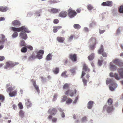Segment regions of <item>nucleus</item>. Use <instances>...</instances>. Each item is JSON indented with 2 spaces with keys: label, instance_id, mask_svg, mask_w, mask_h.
Returning a JSON list of instances; mask_svg holds the SVG:
<instances>
[{
  "label": "nucleus",
  "instance_id": "f257e3e1",
  "mask_svg": "<svg viewBox=\"0 0 123 123\" xmlns=\"http://www.w3.org/2000/svg\"><path fill=\"white\" fill-rule=\"evenodd\" d=\"M12 30L15 32L12 35V37L15 38L17 37L18 35V33L16 31L19 32L22 31H24L27 33H29L30 32L28 30L27 28L25 27V26H22L19 28H16L13 27H11Z\"/></svg>",
  "mask_w": 123,
  "mask_h": 123
},
{
  "label": "nucleus",
  "instance_id": "f03ea898",
  "mask_svg": "<svg viewBox=\"0 0 123 123\" xmlns=\"http://www.w3.org/2000/svg\"><path fill=\"white\" fill-rule=\"evenodd\" d=\"M6 91L7 92H9V94L11 97L15 96L17 94V90H14L12 86L8 87L6 89Z\"/></svg>",
  "mask_w": 123,
  "mask_h": 123
},
{
  "label": "nucleus",
  "instance_id": "7ed1b4c3",
  "mask_svg": "<svg viewBox=\"0 0 123 123\" xmlns=\"http://www.w3.org/2000/svg\"><path fill=\"white\" fill-rule=\"evenodd\" d=\"M96 39L94 37H92L90 39L89 43H92V45L90 46V48L91 50H93L94 49L95 46L96 44Z\"/></svg>",
  "mask_w": 123,
  "mask_h": 123
},
{
  "label": "nucleus",
  "instance_id": "20e7f679",
  "mask_svg": "<svg viewBox=\"0 0 123 123\" xmlns=\"http://www.w3.org/2000/svg\"><path fill=\"white\" fill-rule=\"evenodd\" d=\"M19 63H14L10 61H7L6 63V65L4 66L5 69H7L9 67H12L19 64Z\"/></svg>",
  "mask_w": 123,
  "mask_h": 123
},
{
  "label": "nucleus",
  "instance_id": "39448f33",
  "mask_svg": "<svg viewBox=\"0 0 123 123\" xmlns=\"http://www.w3.org/2000/svg\"><path fill=\"white\" fill-rule=\"evenodd\" d=\"M77 13L75 11L72 9H69L68 11V15L70 18L74 17Z\"/></svg>",
  "mask_w": 123,
  "mask_h": 123
},
{
  "label": "nucleus",
  "instance_id": "423d86ee",
  "mask_svg": "<svg viewBox=\"0 0 123 123\" xmlns=\"http://www.w3.org/2000/svg\"><path fill=\"white\" fill-rule=\"evenodd\" d=\"M110 76L111 77L115 78L116 80H119L120 79L121 77H120L117 73L111 72L110 74Z\"/></svg>",
  "mask_w": 123,
  "mask_h": 123
},
{
  "label": "nucleus",
  "instance_id": "0eeeda50",
  "mask_svg": "<svg viewBox=\"0 0 123 123\" xmlns=\"http://www.w3.org/2000/svg\"><path fill=\"white\" fill-rule=\"evenodd\" d=\"M69 57L73 62H75L77 61V55L76 54H70L69 55Z\"/></svg>",
  "mask_w": 123,
  "mask_h": 123
},
{
  "label": "nucleus",
  "instance_id": "6e6552de",
  "mask_svg": "<svg viewBox=\"0 0 123 123\" xmlns=\"http://www.w3.org/2000/svg\"><path fill=\"white\" fill-rule=\"evenodd\" d=\"M57 112V111L56 108H54L49 109L48 111V113H50L52 115H55Z\"/></svg>",
  "mask_w": 123,
  "mask_h": 123
},
{
  "label": "nucleus",
  "instance_id": "1a4fd4ad",
  "mask_svg": "<svg viewBox=\"0 0 123 123\" xmlns=\"http://www.w3.org/2000/svg\"><path fill=\"white\" fill-rule=\"evenodd\" d=\"M7 41V38L3 34H0V43H3Z\"/></svg>",
  "mask_w": 123,
  "mask_h": 123
},
{
  "label": "nucleus",
  "instance_id": "9d476101",
  "mask_svg": "<svg viewBox=\"0 0 123 123\" xmlns=\"http://www.w3.org/2000/svg\"><path fill=\"white\" fill-rule=\"evenodd\" d=\"M44 51L43 50H40L37 53V55H36V57L39 59H42L43 58V55L44 54Z\"/></svg>",
  "mask_w": 123,
  "mask_h": 123
},
{
  "label": "nucleus",
  "instance_id": "9b49d317",
  "mask_svg": "<svg viewBox=\"0 0 123 123\" xmlns=\"http://www.w3.org/2000/svg\"><path fill=\"white\" fill-rule=\"evenodd\" d=\"M86 74V73L84 71L82 72V74L81 75V78H82V81L84 83V86H86L87 85V81L88 80H86L85 78L83 77V76Z\"/></svg>",
  "mask_w": 123,
  "mask_h": 123
},
{
  "label": "nucleus",
  "instance_id": "f8f14e48",
  "mask_svg": "<svg viewBox=\"0 0 123 123\" xmlns=\"http://www.w3.org/2000/svg\"><path fill=\"white\" fill-rule=\"evenodd\" d=\"M20 37L21 38L25 40H26L27 38V35L26 33L25 32L23 31H21L20 33Z\"/></svg>",
  "mask_w": 123,
  "mask_h": 123
},
{
  "label": "nucleus",
  "instance_id": "ddd939ff",
  "mask_svg": "<svg viewBox=\"0 0 123 123\" xmlns=\"http://www.w3.org/2000/svg\"><path fill=\"white\" fill-rule=\"evenodd\" d=\"M9 9L8 7L7 6H0V11L2 12H6Z\"/></svg>",
  "mask_w": 123,
  "mask_h": 123
},
{
  "label": "nucleus",
  "instance_id": "4468645a",
  "mask_svg": "<svg viewBox=\"0 0 123 123\" xmlns=\"http://www.w3.org/2000/svg\"><path fill=\"white\" fill-rule=\"evenodd\" d=\"M67 13L66 12L62 11L60 12L59 16L61 17L65 18L67 16Z\"/></svg>",
  "mask_w": 123,
  "mask_h": 123
},
{
  "label": "nucleus",
  "instance_id": "2eb2a0df",
  "mask_svg": "<svg viewBox=\"0 0 123 123\" xmlns=\"http://www.w3.org/2000/svg\"><path fill=\"white\" fill-rule=\"evenodd\" d=\"M12 24L13 25L16 26H20L21 24L20 21L17 20L13 21Z\"/></svg>",
  "mask_w": 123,
  "mask_h": 123
},
{
  "label": "nucleus",
  "instance_id": "dca6fc26",
  "mask_svg": "<svg viewBox=\"0 0 123 123\" xmlns=\"http://www.w3.org/2000/svg\"><path fill=\"white\" fill-rule=\"evenodd\" d=\"M118 72L122 78H123V68H121L118 69Z\"/></svg>",
  "mask_w": 123,
  "mask_h": 123
},
{
  "label": "nucleus",
  "instance_id": "f3484780",
  "mask_svg": "<svg viewBox=\"0 0 123 123\" xmlns=\"http://www.w3.org/2000/svg\"><path fill=\"white\" fill-rule=\"evenodd\" d=\"M110 69L112 71L116 70L117 68L114 65L112 62H111L110 63Z\"/></svg>",
  "mask_w": 123,
  "mask_h": 123
},
{
  "label": "nucleus",
  "instance_id": "a211bd4d",
  "mask_svg": "<svg viewBox=\"0 0 123 123\" xmlns=\"http://www.w3.org/2000/svg\"><path fill=\"white\" fill-rule=\"evenodd\" d=\"M58 42L62 43H63L65 40V38L64 37H58L56 38Z\"/></svg>",
  "mask_w": 123,
  "mask_h": 123
},
{
  "label": "nucleus",
  "instance_id": "6ab92c4d",
  "mask_svg": "<svg viewBox=\"0 0 123 123\" xmlns=\"http://www.w3.org/2000/svg\"><path fill=\"white\" fill-rule=\"evenodd\" d=\"M83 69L85 71H86L87 72H89L90 71V69L88 67L86 64H83Z\"/></svg>",
  "mask_w": 123,
  "mask_h": 123
},
{
  "label": "nucleus",
  "instance_id": "aec40b11",
  "mask_svg": "<svg viewBox=\"0 0 123 123\" xmlns=\"http://www.w3.org/2000/svg\"><path fill=\"white\" fill-rule=\"evenodd\" d=\"M95 54L92 53L88 57V58L89 61H92L94 58Z\"/></svg>",
  "mask_w": 123,
  "mask_h": 123
},
{
  "label": "nucleus",
  "instance_id": "412c9836",
  "mask_svg": "<svg viewBox=\"0 0 123 123\" xmlns=\"http://www.w3.org/2000/svg\"><path fill=\"white\" fill-rule=\"evenodd\" d=\"M93 102L92 101H90L88 103L87 108L89 109H91L93 105Z\"/></svg>",
  "mask_w": 123,
  "mask_h": 123
},
{
  "label": "nucleus",
  "instance_id": "4be33fe9",
  "mask_svg": "<svg viewBox=\"0 0 123 123\" xmlns=\"http://www.w3.org/2000/svg\"><path fill=\"white\" fill-rule=\"evenodd\" d=\"M33 85L35 88V89H36V90L37 91V92L39 93L40 91L39 89V88L38 87V85H36V83L35 81H34L33 82Z\"/></svg>",
  "mask_w": 123,
  "mask_h": 123
},
{
  "label": "nucleus",
  "instance_id": "5701e85b",
  "mask_svg": "<svg viewBox=\"0 0 123 123\" xmlns=\"http://www.w3.org/2000/svg\"><path fill=\"white\" fill-rule=\"evenodd\" d=\"M104 52V49L103 47V45H101L100 49H99L98 51V53L99 54H101Z\"/></svg>",
  "mask_w": 123,
  "mask_h": 123
},
{
  "label": "nucleus",
  "instance_id": "b1692460",
  "mask_svg": "<svg viewBox=\"0 0 123 123\" xmlns=\"http://www.w3.org/2000/svg\"><path fill=\"white\" fill-rule=\"evenodd\" d=\"M76 90L74 89V90H71L69 92V95L71 96H73L74 94H76Z\"/></svg>",
  "mask_w": 123,
  "mask_h": 123
},
{
  "label": "nucleus",
  "instance_id": "393cba45",
  "mask_svg": "<svg viewBox=\"0 0 123 123\" xmlns=\"http://www.w3.org/2000/svg\"><path fill=\"white\" fill-rule=\"evenodd\" d=\"M113 110V106H108L106 109L107 112L108 113H110Z\"/></svg>",
  "mask_w": 123,
  "mask_h": 123
},
{
  "label": "nucleus",
  "instance_id": "a878e982",
  "mask_svg": "<svg viewBox=\"0 0 123 123\" xmlns=\"http://www.w3.org/2000/svg\"><path fill=\"white\" fill-rule=\"evenodd\" d=\"M26 105L28 108L31 107V102L29 101V99H27V101L26 102Z\"/></svg>",
  "mask_w": 123,
  "mask_h": 123
},
{
  "label": "nucleus",
  "instance_id": "bb28decb",
  "mask_svg": "<svg viewBox=\"0 0 123 123\" xmlns=\"http://www.w3.org/2000/svg\"><path fill=\"white\" fill-rule=\"evenodd\" d=\"M59 11V10L53 8L51 9V12L53 13H57Z\"/></svg>",
  "mask_w": 123,
  "mask_h": 123
},
{
  "label": "nucleus",
  "instance_id": "cd10ccee",
  "mask_svg": "<svg viewBox=\"0 0 123 123\" xmlns=\"http://www.w3.org/2000/svg\"><path fill=\"white\" fill-rule=\"evenodd\" d=\"M67 72L66 71H65L63 72L61 74V76L62 77H64L65 78L67 77L68 75L67 74Z\"/></svg>",
  "mask_w": 123,
  "mask_h": 123
},
{
  "label": "nucleus",
  "instance_id": "c85d7f7f",
  "mask_svg": "<svg viewBox=\"0 0 123 123\" xmlns=\"http://www.w3.org/2000/svg\"><path fill=\"white\" fill-rule=\"evenodd\" d=\"M73 27L75 29L78 30L80 28L81 26L79 24H74L73 25Z\"/></svg>",
  "mask_w": 123,
  "mask_h": 123
},
{
  "label": "nucleus",
  "instance_id": "c756f323",
  "mask_svg": "<svg viewBox=\"0 0 123 123\" xmlns=\"http://www.w3.org/2000/svg\"><path fill=\"white\" fill-rule=\"evenodd\" d=\"M120 60L118 59H116L113 61V62L115 64L118 65L119 64V62Z\"/></svg>",
  "mask_w": 123,
  "mask_h": 123
},
{
  "label": "nucleus",
  "instance_id": "7c9ffc66",
  "mask_svg": "<svg viewBox=\"0 0 123 123\" xmlns=\"http://www.w3.org/2000/svg\"><path fill=\"white\" fill-rule=\"evenodd\" d=\"M52 56L51 54H49L47 56L46 60L47 61L50 60L51 59Z\"/></svg>",
  "mask_w": 123,
  "mask_h": 123
},
{
  "label": "nucleus",
  "instance_id": "2f4dec72",
  "mask_svg": "<svg viewBox=\"0 0 123 123\" xmlns=\"http://www.w3.org/2000/svg\"><path fill=\"white\" fill-rule=\"evenodd\" d=\"M87 120V117L84 116L82 118L81 121L82 123H84Z\"/></svg>",
  "mask_w": 123,
  "mask_h": 123
},
{
  "label": "nucleus",
  "instance_id": "473e14b6",
  "mask_svg": "<svg viewBox=\"0 0 123 123\" xmlns=\"http://www.w3.org/2000/svg\"><path fill=\"white\" fill-rule=\"evenodd\" d=\"M21 51L23 53H25L27 51V49L25 47H23L21 49Z\"/></svg>",
  "mask_w": 123,
  "mask_h": 123
},
{
  "label": "nucleus",
  "instance_id": "72a5a7b5",
  "mask_svg": "<svg viewBox=\"0 0 123 123\" xmlns=\"http://www.w3.org/2000/svg\"><path fill=\"white\" fill-rule=\"evenodd\" d=\"M69 84L68 83H65L63 85V89H68L69 88Z\"/></svg>",
  "mask_w": 123,
  "mask_h": 123
},
{
  "label": "nucleus",
  "instance_id": "f704fd0d",
  "mask_svg": "<svg viewBox=\"0 0 123 123\" xmlns=\"http://www.w3.org/2000/svg\"><path fill=\"white\" fill-rule=\"evenodd\" d=\"M20 46L21 47L26 46V43H25V41L23 40L21 41V42L20 43Z\"/></svg>",
  "mask_w": 123,
  "mask_h": 123
},
{
  "label": "nucleus",
  "instance_id": "c9c22d12",
  "mask_svg": "<svg viewBox=\"0 0 123 123\" xmlns=\"http://www.w3.org/2000/svg\"><path fill=\"white\" fill-rule=\"evenodd\" d=\"M67 99V96H66L64 95L62 97L61 100V102H63L65 101Z\"/></svg>",
  "mask_w": 123,
  "mask_h": 123
},
{
  "label": "nucleus",
  "instance_id": "e433bc0d",
  "mask_svg": "<svg viewBox=\"0 0 123 123\" xmlns=\"http://www.w3.org/2000/svg\"><path fill=\"white\" fill-rule=\"evenodd\" d=\"M67 100L66 101L67 104H69L71 103L72 101V99L70 98H67Z\"/></svg>",
  "mask_w": 123,
  "mask_h": 123
},
{
  "label": "nucleus",
  "instance_id": "4c0bfd02",
  "mask_svg": "<svg viewBox=\"0 0 123 123\" xmlns=\"http://www.w3.org/2000/svg\"><path fill=\"white\" fill-rule=\"evenodd\" d=\"M24 113L23 111L20 110L19 112V115L20 117H24Z\"/></svg>",
  "mask_w": 123,
  "mask_h": 123
},
{
  "label": "nucleus",
  "instance_id": "58836bf2",
  "mask_svg": "<svg viewBox=\"0 0 123 123\" xmlns=\"http://www.w3.org/2000/svg\"><path fill=\"white\" fill-rule=\"evenodd\" d=\"M107 6H112V2L111 1H107Z\"/></svg>",
  "mask_w": 123,
  "mask_h": 123
},
{
  "label": "nucleus",
  "instance_id": "ea45409f",
  "mask_svg": "<svg viewBox=\"0 0 123 123\" xmlns=\"http://www.w3.org/2000/svg\"><path fill=\"white\" fill-rule=\"evenodd\" d=\"M54 74H56L59 72V68H56L53 71Z\"/></svg>",
  "mask_w": 123,
  "mask_h": 123
},
{
  "label": "nucleus",
  "instance_id": "a19ab883",
  "mask_svg": "<svg viewBox=\"0 0 123 123\" xmlns=\"http://www.w3.org/2000/svg\"><path fill=\"white\" fill-rule=\"evenodd\" d=\"M107 102L109 105H111L113 103L112 100L111 98H109Z\"/></svg>",
  "mask_w": 123,
  "mask_h": 123
},
{
  "label": "nucleus",
  "instance_id": "79ce46f5",
  "mask_svg": "<svg viewBox=\"0 0 123 123\" xmlns=\"http://www.w3.org/2000/svg\"><path fill=\"white\" fill-rule=\"evenodd\" d=\"M93 8V6L91 4H89L87 6V9L88 10H90L92 9Z\"/></svg>",
  "mask_w": 123,
  "mask_h": 123
},
{
  "label": "nucleus",
  "instance_id": "37998d69",
  "mask_svg": "<svg viewBox=\"0 0 123 123\" xmlns=\"http://www.w3.org/2000/svg\"><path fill=\"white\" fill-rule=\"evenodd\" d=\"M119 12L120 13H123V5L120 6L119 9Z\"/></svg>",
  "mask_w": 123,
  "mask_h": 123
},
{
  "label": "nucleus",
  "instance_id": "c03bdc74",
  "mask_svg": "<svg viewBox=\"0 0 123 123\" xmlns=\"http://www.w3.org/2000/svg\"><path fill=\"white\" fill-rule=\"evenodd\" d=\"M112 82H113V80L111 79L107 80L106 82V83L107 84H108L110 83H112Z\"/></svg>",
  "mask_w": 123,
  "mask_h": 123
},
{
  "label": "nucleus",
  "instance_id": "a18cd8bd",
  "mask_svg": "<svg viewBox=\"0 0 123 123\" xmlns=\"http://www.w3.org/2000/svg\"><path fill=\"white\" fill-rule=\"evenodd\" d=\"M111 85L115 88H116L117 86V85L116 83L115 82H112V83H111Z\"/></svg>",
  "mask_w": 123,
  "mask_h": 123
},
{
  "label": "nucleus",
  "instance_id": "49530a36",
  "mask_svg": "<svg viewBox=\"0 0 123 123\" xmlns=\"http://www.w3.org/2000/svg\"><path fill=\"white\" fill-rule=\"evenodd\" d=\"M4 99V96L0 94V100L1 101H3Z\"/></svg>",
  "mask_w": 123,
  "mask_h": 123
},
{
  "label": "nucleus",
  "instance_id": "de8ad7c7",
  "mask_svg": "<svg viewBox=\"0 0 123 123\" xmlns=\"http://www.w3.org/2000/svg\"><path fill=\"white\" fill-rule=\"evenodd\" d=\"M57 96V95L56 94H55L54 95L53 99V101H55L56 100Z\"/></svg>",
  "mask_w": 123,
  "mask_h": 123
},
{
  "label": "nucleus",
  "instance_id": "09e8293b",
  "mask_svg": "<svg viewBox=\"0 0 123 123\" xmlns=\"http://www.w3.org/2000/svg\"><path fill=\"white\" fill-rule=\"evenodd\" d=\"M96 23L94 21H92L91 23H90L89 25V26L91 27H92L93 26L95 25Z\"/></svg>",
  "mask_w": 123,
  "mask_h": 123
},
{
  "label": "nucleus",
  "instance_id": "8fccbe9b",
  "mask_svg": "<svg viewBox=\"0 0 123 123\" xmlns=\"http://www.w3.org/2000/svg\"><path fill=\"white\" fill-rule=\"evenodd\" d=\"M118 65L119 66H123V62L121 60H120Z\"/></svg>",
  "mask_w": 123,
  "mask_h": 123
},
{
  "label": "nucleus",
  "instance_id": "3c124183",
  "mask_svg": "<svg viewBox=\"0 0 123 123\" xmlns=\"http://www.w3.org/2000/svg\"><path fill=\"white\" fill-rule=\"evenodd\" d=\"M18 106L20 109H22L23 108V106L22 104L21 103H19L18 104Z\"/></svg>",
  "mask_w": 123,
  "mask_h": 123
},
{
  "label": "nucleus",
  "instance_id": "603ef678",
  "mask_svg": "<svg viewBox=\"0 0 123 123\" xmlns=\"http://www.w3.org/2000/svg\"><path fill=\"white\" fill-rule=\"evenodd\" d=\"M53 32L54 33H56L57 31V30L56 26H54L53 27Z\"/></svg>",
  "mask_w": 123,
  "mask_h": 123
},
{
  "label": "nucleus",
  "instance_id": "864d4df0",
  "mask_svg": "<svg viewBox=\"0 0 123 123\" xmlns=\"http://www.w3.org/2000/svg\"><path fill=\"white\" fill-rule=\"evenodd\" d=\"M103 57H106L107 56V54L105 52H104L101 54Z\"/></svg>",
  "mask_w": 123,
  "mask_h": 123
},
{
  "label": "nucleus",
  "instance_id": "5fc2aeb1",
  "mask_svg": "<svg viewBox=\"0 0 123 123\" xmlns=\"http://www.w3.org/2000/svg\"><path fill=\"white\" fill-rule=\"evenodd\" d=\"M59 22V20L57 19H55L53 21V23L55 24H57Z\"/></svg>",
  "mask_w": 123,
  "mask_h": 123
},
{
  "label": "nucleus",
  "instance_id": "6e6d98bb",
  "mask_svg": "<svg viewBox=\"0 0 123 123\" xmlns=\"http://www.w3.org/2000/svg\"><path fill=\"white\" fill-rule=\"evenodd\" d=\"M103 60H98V64L99 66H101L103 62Z\"/></svg>",
  "mask_w": 123,
  "mask_h": 123
},
{
  "label": "nucleus",
  "instance_id": "4d7b16f0",
  "mask_svg": "<svg viewBox=\"0 0 123 123\" xmlns=\"http://www.w3.org/2000/svg\"><path fill=\"white\" fill-rule=\"evenodd\" d=\"M36 57V56H35L34 55H32L30 57V58L31 59H33L35 58Z\"/></svg>",
  "mask_w": 123,
  "mask_h": 123
},
{
  "label": "nucleus",
  "instance_id": "13d9d810",
  "mask_svg": "<svg viewBox=\"0 0 123 123\" xmlns=\"http://www.w3.org/2000/svg\"><path fill=\"white\" fill-rule=\"evenodd\" d=\"M102 6H107V1L106 2H103L101 4Z\"/></svg>",
  "mask_w": 123,
  "mask_h": 123
},
{
  "label": "nucleus",
  "instance_id": "bf43d9fd",
  "mask_svg": "<svg viewBox=\"0 0 123 123\" xmlns=\"http://www.w3.org/2000/svg\"><path fill=\"white\" fill-rule=\"evenodd\" d=\"M5 59V58L4 56H0V61H3Z\"/></svg>",
  "mask_w": 123,
  "mask_h": 123
},
{
  "label": "nucleus",
  "instance_id": "052dcab7",
  "mask_svg": "<svg viewBox=\"0 0 123 123\" xmlns=\"http://www.w3.org/2000/svg\"><path fill=\"white\" fill-rule=\"evenodd\" d=\"M113 86L111 85V86H109V88L110 89L111 91H113L114 90V87H113Z\"/></svg>",
  "mask_w": 123,
  "mask_h": 123
},
{
  "label": "nucleus",
  "instance_id": "680f3d73",
  "mask_svg": "<svg viewBox=\"0 0 123 123\" xmlns=\"http://www.w3.org/2000/svg\"><path fill=\"white\" fill-rule=\"evenodd\" d=\"M58 111L60 112H62L64 111V110L60 108H58Z\"/></svg>",
  "mask_w": 123,
  "mask_h": 123
},
{
  "label": "nucleus",
  "instance_id": "e2e57ef3",
  "mask_svg": "<svg viewBox=\"0 0 123 123\" xmlns=\"http://www.w3.org/2000/svg\"><path fill=\"white\" fill-rule=\"evenodd\" d=\"M27 47L31 50H32L33 49V48L32 46H27Z\"/></svg>",
  "mask_w": 123,
  "mask_h": 123
},
{
  "label": "nucleus",
  "instance_id": "0e129e2a",
  "mask_svg": "<svg viewBox=\"0 0 123 123\" xmlns=\"http://www.w3.org/2000/svg\"><path fill=\"white\" fill-rule=\"evenodd\" d=\"M70 91L69 90H68L65 92V94L66 95H68L69 93L70 92Z\"/></svg>",
  "mask_w": 123,
  "mask_h": 123
},
{
  "label": "nucleus",
  "instance_id": "69168bd1",
  "mask_svg": "<svg viewBox=\"0 0 123 123\" xmlns=\"http://www.w3.org/2000/svg\"><path fill=\"white\" fill-rule=\"evenodd\" d=\"M57 119L56 118L54 117L52 119V121L54 122H55L57 121Z\"/></svg>",
  "mask_w": 123,
  "mask_h": 123
},
{
  "label": "nucleus",
  "instance_id": "338daca9",
  "mask_svg": "<svg viewBox=\"0 0 123 123\" xmlns=\"http://www.w3.org/2000/svg\"><path fill=\"white\" fill-rule=\"evenodd\" d=\"M120 33V30L119 29H118L116 31V34H119Z\"/></svg>",
  "mask_w": 123,
  "mask_h": 123
},
{
  "label": "nucleus",
  "instance_id": "774afa93",
  "mask_svg": "<svg viewBox=\"0 0 123 123\" xmlns=\"http://www.w3.org/2000/svg\"><path fill=\"white\" fill-rule=\"evenodd\" d=\"M84 30L86 32H87L88 31V29L86 27L84 28Z\"/></svg>",
  "mask_w": 123,
  "mask_h": 123
}]
</instances>
